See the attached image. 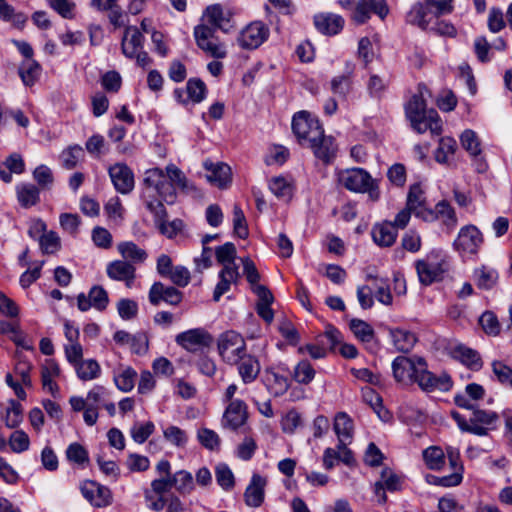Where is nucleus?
I'll list each match as a JSON object with an SVG mask.
<instances>
[{
    "label": "nucleus",
    "mask_w": 512,
    "mask_h": 512,
    "mask_svg": "<svg viewBox=\"0 0 512 512\" xmlns=\"http://www.w3.org/2000/svg\"><path fill=\"white\" fill-rule=\"evenodd\" d=\"M407 118L410 120L414 130L422 134L427 130L433 135H440L442 124L436 110H426V103L422 94H415L405 107Z\"/></svg>",
    "instance_id": "nucleus-1"
},
{
    "label": "nucleus",
    "mask_w": 512,
    "mask_h": 512,
    "mask_svg": "<svg viewBox=\"0 0 512 512\" xmlns=\"http://www.w3.org/2000/svg\"><path fill=\"white\" fill-rule=\"evenodd\" d=\"M453 0H425L414 4L407 13L406 21L422 30H427L430 24L439 17L453 10Z\"/></svg>",
    "instance_id": "nucleus-2"
},
{
    "label": "nucleus",
    "mask_w": 512,
    "mask_h": 512,
    "mask_svg": "<svg viewBox=\"0 0 512 512\" xmlns=\"http://www.w3.org/2000/svg\"><path fill=\"white\" fill-rule=\"evenodd\" d=\"M470 417L467 419L458 412H453L452 417L462 432L471 433L477 436H487L495 431L500 422L498 413L474 407Z\"/></svg>",
    "instance_id": "nucleus-3"
},
{
    "label": "nucleus",
    "mask_w": 512,
    "mask_h": 512,
    "mask_svg": "<svg viewBox=\"0 0 512 512\" xmlns=\"http://www.w3.org/2000/svg\"><path fill=\"white\" fill-rule=\"evenodd\" d=\"M415 269L420 283L430 285L442 278L444 272L448 269V263L441 251L433 250L425 258L415 262Z\"/></svg>",
    "instance_id": "nucleus-4"
},
{
    "label": "nucleus",
    "mask_w": 512,
    "mask_h": 512,
    "mask_svg": "<svg viewBox=\"0 0 512 512\" xmlns=\"http://www.w3.org/2000/svg\"><path fill=\"white\" fill-rule=\"evenodd\" d=\"M292 130L299 142L307 146L322 136L323 128L317 118L307 111L297 112L292 119Z\"/></svg>",
    "instance_id": "nucleus-5"
},
{
    "label": "nucleus",
    "mask_w": 512,
    "mask_h": 512,
    "mask_svg": "<svg viewBox=\"0 0 512 512\" xmlns=\"http://www.w3.org/2000/svg\"><path fill=\"white\" fill-rule=\"evenodd\" d=\"M414 383H416L424 392H446L452 387L451 377L445 372L436 375L429 371L427 362L424 358L419 363Z\"/></svg>",
    "instance_id": "nucleus-6"
},
{
    "label": "nucleus",
    "mask_w": 512,
    "mask_h": 512,
    "mask_svg": "<svg viewBox=\"0 0 512 512\" xmlns=\"http://www.w3.org/2000/svg\"><path fill=\"white\" fill-rule=\"evenodd\" d=\"M218 351L224 361L236 364L243 358L245 341L237 332L226 331L218 338Z\"/></svg>",
    "instance_id": "nucleus-7"
},
{
    "label": "nucleus",
    "mask_w": 512,
    "mask_h": 512,
    "mask_svg": "<svg viewBox=\"0 0 512 512\" xmlns=\"http://www.w3.org/2000/svg\"><path fill=\"white\" fill-rule=\"evenodd\" d=\"M483 243V235L475 225L463 226L457 238L453 242V247L462 255H474L478 252Z\"/></svg>",
    "instance_id": "nucleus-8"
},
{
    "label": "nucleus",
    "mask_w": 512,
    "mask_h": 512,
    "mask_svg": "<svg viewBox=\"0 0 512 512\" xmlns=\"http://www.w3.org/2000/svg\"><path fill=\"white\" fill-rule=\"evenodd\" d=\"M144 183L148 188H153L165 202L168 204L174 203L176 198L175 186L167 180L162 169L147 170Z\"/></svg>",
    "instance_id": "nucleus-9"
},
{
    "label": "nucleus",
    "mask_w": 512,
    "mask_h": 512,
    "mask_svg": "<svg viewBox=\"0 0 512 512\" xmlns=\"http://www.w3.org/2000/svg\"><path fill=\"white\" fill-rule=\"evenodd\" d=\"M214 29L207 25H198L194 29L196 43L200 49L211 57L222 59L227 55L226 47L223 43L214 41Z\"/></svg>",
    "instance_id": "nucleus-10"
},
{
    "label": "nucleus",
    "mask_w": 512,
    "mask_h": 512,
    "mask_svg": "<svg viewBox=\"0 0 512 512\" xmlns=\"http://www.w3.org/2000/svg\"><path fill=\"white\" fill-rule=\"evenodd\" d=\"M389 13V7L386 0H358L352 19L355 23L361 25L366 23L371 14L377 15L384 20Z\"/></svg>",
    "instance_id": "nucleus-11"
},
{
    "label": "nucleus",
    "mask_w": 512,
    "mask_h": 512,
    "mask_svg": "<svg viewBox=\"0 0 512 512\" xmlns=\"http://www.w3.org/2000/svg\"><path fill=\"white\" fill-rule=\"evenodd\" d=\"M178 345L190 352H197L209 347L212 343L211 335L202 328H195L178 334L175 338Z\"/></svg>",
    "instance_id": "nucleus-12"
},
{
    "label": "nucleus",
    "mask_w": 512,
    "mask_h": 512,
    "mask_svg": "<svg viewBox=\"0 0 512 512\" xmlns=\"http://www.w3.org/2000/svg\"><path fill=\"white\" fill-rule=\"evenodd\" d=\"M422 357L413 356H398L392 363V370L394 378L397 382L404 384L414 383V379L418 370Z\"/></svg>",
    "instance_id": "nucleus-13"
},
{
    "label": "nucleus",
    "mask_w": 512,
    "mask_h": 512,
    "mask_svg": "<svg viewBox=\"0 0 512 512\" xmlns=\"http://www.w3.org/2000/svg\"><path fill=\"white\" fill-rule=\"evenodd\" d=\"M338 181L350 191L365 193L367 185L372 183V177L362 168H352L341 171L338 174Z\"/></svg>",
    "instance_id": "nucleus-14"
},
{
    "label": "nucleus",
    "mask_w": 512,
    "mask_h": 512,
    "mask_svg": "<svg viewBox=\"0 0 512 512\" xmlns=\"http://www.w3.org/2000/svg\"><path fill=\"white\" fill-rule=\"evenodd\" d=\"M406 207L413 211V214L424 221H433L434 214L432 209L426 207L425 193L420 184L415 183L409 187L407 194Z\"/></svg>",
    "instance_id": "nucleus-15"
},
{
    "label": "nucleus",
    "mask_w": 512,
    "mask_h": 512,
    "mask_svg": "<svg viewBox=\"0 0 512 512\" xmlns=\"http://www.w3.org/2000/svg\"><path fill=\"white\" fill-rule=\"evenodd\" d=\"M83 497L94 507H106L111 503V491L94 481H84L80 487Z\"/></svg>",
    "instance_id": "nucleus-16"
},
{
    "label": "nucleus",
    "mask_w": 512,
    "mask_h": 512,
    "mask_svg": "<svg viewBox=\"0 0 512 512\" xmlns=\"http://www.w3.org/2000/svg\"><path fill=\"white\" fill-rule=\"evenodd\" d=\"M108 174L114 188L121 194H128L134 188V175L125 163H116L109 167Z\"/></svg>",
    "instance_id": "nucleus-17"
},
{
    "label": "nucleus",
    "mask_w": 512,
    "mask_h": 512,
    "mask_svg": "<svg viewBox=\"0 0 512 512\" xmlns=\"http://www.w3.org/2000/svg\"><path fill=\"white\" fill-rule=\"evenodd\" d=\"M182 292L173 286H165L161 282H155L150 287L148 298L153 306H158L164 301L169 305L177 306L182 301Z\"/></svg>",
    "instance_id": "nucleus-18"
},
{
    "label": "nucleus",
    "mask_w": 512,
    "mask_h": 512,
    "mask_svg": "<svg viewBox=\"0 0 512 512\" xmlns=\"http://www.w3.org/2000/svg\"><path fill=\"white\" fill-rule=\"evenodd\" d=\"M108 277L115 281H122L126 287L131 288L136 278V268L125 260H115L107 265Z\"/></svg>",
    "instance_id": "nucleus-19"
},
{
    "label": "nucleus",
    "mask_w": 512,
    "mask_h": 512,
    "mask_svg": "<svg viewBox=\"0 0 512 512\" xmlns=\"http://www.w3.org/2000/svg\"><path fill=\"white\" fill-rule=\"evenodd\" d=\"M247 418L248 412L246 404L242 400L236 399L231 401L226 407L222 418V425L235 430L242 426Z\"/></svg>",
    "instance_id": "nucleus-20"
},
{
    "label": "nucleus",
    "mask_w": 512,
    "mask_h": 512,
    "mask_svg": "<svg viewBox=\"0 0 512 512\" xmlns=\"http://www.w3.org/2000/svg\"><path fill=\"white\" fill-rule=\"evenodd\" d=\"M204 16L207 22L215 29H220L223 32H229L232 25L230 20L232 13L229 9H225L221 4H213L206 8Z\"/></svg>",
    "instance_id": "nucleus-21"
},
{
    "label": "nucleus",
    "mask_w": 512,
    "mask_h": 512,
    "mask_svg": "<svg viewBox=\"0 0 512 512\" xmlns=\"http://www.w3.org/2000/svg\"><path fill=\"white\" fill-rule=\"evenodd\" d=\"M203 165L208 171L206 175L208 182L221 189L227 188L231 182V168L227 164L206 160Z\"/></svg>",
    "instance_id": "nucleus-22"
},
{
    "label": "nucleus",
    "mask_w": 512,
    "mask_h": 512,
    "mask_svg": "<svg viewBox=\"0 0 512 512\" xmlns=\"http://www.w3.org/2000/svg\"><path fill=\"white\" fill-rule=\"evenodd\" d=\"M307 146L312 149L316 158L326 164L330 163L336 156L337 145L333 137L324 134V130L322 131V136L315 142L311 141Z\"/></svg>",
    "instance_id": "nucleus-23"
},
{
    "label": "nucleus",
    "mask_w": 512,
    "mask_h": 512,
    "mask_svg": "<svg viewBox=\"0 0 512 512\" xmlns=\"http://www.w3.org/2000/svg\"><path fill=\"white\" fill-rule=\"evenodd\" d=\"M314 25L323 34L335 35L343 29L344 19L333 13H319L314 16Z\"/></svg>",
    "instance_id": "nucleus-24"
},
{
    "label": "nucleus",
    "mask_w": 512,
    "mask_h": 512,
    "mask_svg": "<svg viewBox=\"0 0 512 512\" xmlns=\"http://www.w3.org/2000/svg\"><path fill=\"white\" fill-rule=\"evenodd\" d=\"M143 36L135 26H128L122 37L121 49L122 53L128 58H134L137 51L142 49Z\"/></svg>",
    "instance_id": "nucleus-25"
},
{
    "label": "nucleus",
    "mask_w": 512,
    "mask_h": 512,
    "mask_svg": "<svg viewBox=\"0 0 512 512\" xmlns=\"http://www.w3.org/2000/svg\"><path fill=\"white\" fill-rule=\"evenodd\" d=\"M371 235L375 244L380 247L392 246L398 236V231L392 222L385 221L373 226Z\"/></svg>",
    "instance_id": "nucleus-26"
},
{
    "label": "nucleus",
    "mask_w": 512,
    "mask_h": 512,
    "mask_svg": "<svg viewBox=\"0 0 512 512\" xmlns=\"http://www.w3.org/2000/svg\"><path fill=\"white\" fill-rule=\"evenodd\" d=\"M274 301L272 292L266 286L258 284V317L267 324H271L274 320L275 313L271 308Z\"/></svg>",
    "instance_id": "nucleus-27"
},
{
    "label": "nucleus",
    "mask_w": 512,
    "mask_h": 512,
    "mask_svg": "<svg viewBox=\"0 0 512 512\" xmlns=\"http://www.w3.org/2000/svg\"><path fill=\"white\" fill-rule=\"evenodd\" d=\"M17 200L21 207L30 208L40 201V189L32 183H20L16 186Z\"/></svg>",
    "instance_id": "nucleus-28"
},
{
    "label": "nucleus",
    "mask_w": 512,
    "mask_h": 512,
    "mask_svg": "<svg viewBox=\"0 0 512 512\" xmlns=\"http://www.w3.org/2000/svg\"><path fill=\"white\" fill-rule=\"evenodd\" d=\"M262 382L266 386L267 390L274 396L284 394L289 387L288 379L279 375L273 369L265 370Z\"/></svg>",
    "instance_id": "nucleus-29"
},
{
    "label": "nucleus",
    "mask_w": 512,
    "mask_h": 512,
    "mask_svg": "<svg viewBox=\"0 0 512 512\" xmlns=\"http://www.w3.org/2000/svg\"><path fill=\"white\" fill-rule=\"evenodd\" d=\"M484 388L477 383H470L465 387L464 393L455 395L454 402L460 408L473 409L475 405L471 400H479L484 397Z\"/></svg>",
    "instance_id": "nucleus-30"
},
{
    "label": "nucleus",
    "mask_w": 512,
    "mask_h": 512,
    "mask_svg": "<svg viewBox=\"0 0 512 512\" xmlns=\"http://www.w3.org/2000/svg\"><path fill=\"white\" fill-rule=\"evenodd\" d=\"M118 252L131 264H140L145 262L148 257L147 252L136 245L134 242L126 241L117 245Z\"/></svg>",
    "instance_id": "nucleus-31"
},
{
    "label": "nucleus",
    "mask_w": 512,
    "mask_h": 512,
    "mask_svg": "<svg viewBox=\"0 0 512 512\" xmlns=\"http://www.w3.org/2000/svg\"><path fill=\"white\" fill-rule=\"evenodd\" d=\"M237 267L226 266L219 273L220 281L215 287L213 299L219 301L220 297L229 291L231 284L238 278Z\"/></svg>",
    "instance_id": "nucleus-32"
},
{
    "label": "nucleus",
    "mask_w": 512,
    "mask_h": 512,
    "mask_svg": "<svg viewBox=\"0 0 512 512\" xmlns=\"http://www.w3.org/2000/svg\"><path fill=\"white\" fill-rule=\"evenodd\" d=\"M41 66L34 59H25L19 66V76L25 86H33L41 75Z\"/></svg>",
    "instance_id": "nucleus-33"
},
{
    "label": "nucleus",
    "mask_w": 512,
    "mask_h": 512,
    "mask_svg": "<svg viewBox=\"0 0 512 512\" xmlns=\"http://www.w3.org/2000/svg\"><path fill=\"white\" fill-rule=\"evenodd\" d=\"M454 356L471 370L478 371L482 367L478 352L471 348L459 345L454 349Z\"/></svg>",
    "instance_id": "nucleus-34"
},
{
    "label": "nucleus",
    "mask_w": 512,
    "mask_h": 512,
    "mask_svg": "<svg viewBox=\"0 0 512 512\" xmlns=\"http://www.w3.org/2000/svg\"><path fill=\"white\" fill-rule=\"evenodd\" d=\"M83 158L84 150L78 144L68 146L60 154L61 165L67 170L74 169Z\"/></svg>",
    "instance_id": "nucleus-35"
},
{
    "label": "nucleus",
    "mask_w": 512,
    "mask_h": 512,
    "mask_svg": "<svg viewBox=\"0 0 512 512\" xmlns=\"http://www.w3.org/2000/svg\"><path fill=\"white\" fill-rule=\"evenodd\" d=\"M334 431L338 440H351L353 436V421L345 412H339L335 416Z\"/></svg>",
    "instance_id": "nucleus-36"
},
{
    "label": "nucleus",
    "mask_w": 512,
    "mask_h": 512,
    "mask_svg": "<svg viewBox=\"0 0 512 512\" xmlns=\"http://www.w3.org/2000/svg\"><path fill=\"white\" fill-rule=\"evenodd\" d=\"M268 187L277 198L289 200L292 197V183L283 176L272 177L268 182Z\"/></svg>",
    "instance_id": "nucleus-37"
},
{
    "label": "nucleus",
    "mask_w": 512,
    "mask_h": 512,
    "mask_svg": "<svg viewBox=\"0 0 512 512\" xmlns=\"http://www.w3.org/2000/svg\"><path fill=\"white\" fill-rule=\"evenodd\" d=\"M77 376L83 381L94 380L99 377L101 368L94 359L81 360L74 366Z\"/></svg>",
    "instance_id": "nucleus-38"
},
{
    "label": "nucleus",
    "mask_w": 512,
    "mask_h": 512,
    "mask_svg": "<svg viewBox=\"0 0 512 512\" xmlns=\"http://www.w3.org/2000/svg\"><path fill=\"white\" fill-rule=\"evenodd\" d=\"M391 337L394 346L401 352L410 351L417 341L416 336L412 332L403 329L392 330Z\"/></svg>",
    "instance_id": "nucleus-39"
},
{
    "label": "nucleus",
    "mask_w": 512,
    "mask_h": 512,
    "mask_svg": "<svg viewBox=\"0 0 512 512\" xmlns=\"http://www.w3.org/2000/svg\"><path fill=\"white\" fill-rule=\"evenodd\" d=\"M0 19L11 23L17 29H22L28 18L24 13L17 12L12 5L5 2L0 6Z\"/></svg>",
    "instance_id": "nucleus-40"
},
{
    "label": "nucleus",
    "mask_w": 512,
    "mask_h": 512,
    "mask_svg": "<svg viewBox=\"0 0 512 512\" xmlns=\"http://www.w3.org/2000/svg\"><path fill=\"white\" fill-rule=\"evenodd\" d=\"M352 88V71L332 78L330 89L334 95L346 98Z\"/></svg>",
    "instance_id": "nucleus-41"
},
{
    "label": "nucleus",
    "mask_w": 512,
    "mask_h": 512,
    "mask_svg": "<svg viewBox=\"0 0 512 512\" xmlns=\"http://www.w3.org/2000/svg\"><path fill=\"white\" fill-rule=\"evenodd\" d=\"M434 220L441 218L443 223L449 227L454 228L457 224V217L455 210L445 200L438 202L433 210Z\"/></svg>",
    "instance_id": "nucleus-42"
},
{
    "label": "nucleus",
    "mask_w": 512,
    "mask_h": 512,
    "mask_svg": "<svg viewBox=\"0 0 512 512\" xmlns=\"http://www.w3.org/2000/svg\"><path fill=\"white\" fill-rule=\"evenodd\" d=\"M498 279V273L494 269L482 267L474 272V280L478 288L489 290L494 287Z\"/></svg>",
    "instance_id": "nucleus-43"
},
{
    "label": "nucleus",
    "mask_w": 512,
    "mask_h": 512,
    "mask_svg": "<svg viewBox=\"0 0 512 512\" xmlns=\"http://www.w3.org/2000/svg\"><path fill=\"white\" fill-rule=\"evenodd\" d=\"M460 141L462 147L470 156L477 157L481 154V142L475 131L471 129L464 130L460 136Z\"/></svg>",
    "instance_id": "nucleus-44"
},
{
    "label": "nucleus",
    "mask_w": 512,
    "mask_h": 512,
    "mask_svg": "<svg viewBox=\"0 0 512 512\" xmlns=\"http://www.w3.org/2000/svg\"><path fill=\"white\" fill-rule=\"evenodd\" d=\"M363 399L367 404L371 406V408L382 421H388L391 418L389 411L384 409L382 406L381 396L374 390L367 389L366 391H364Z\"/></svg>",
    "instance_id": "nucleus-45"
},
{
    "label": "nucleus",
    "mask_w": 512,
    "mask_h": 512,
    "mask_svg": "<svg viewBox=\"0 0 512 512\" xmlns=\"http://www.w3.org/2000/svg\"><path fill=\"white\" fill-rule=\"evenodd\" d=\"M457 149L456 140L451 137H442L435 151V159L438 163H447L449 156L454 155Z\"/></svg>",
    "instance_id": "nucleus-46"
},
{
    "label": "nucleus",
    "mask_w": 512,
    "mask_h": 512,
    "mask_svg": "<svg viewBox=\"0 0 512 512\" xmlns=\"http://www.w3.org/2000/svg\"><path fill=\"white\" fill-rule=\"evenodd\" d=\"M423 458L429 469L439 470L444 465L445 455L441 448L431 446L423 451Z\"/></svg>",
    "instance_id": "nucleus-47"
},
{
    "label": "nucleus",
    "mask_w": 512,
    "mask_h": 512,
    "mask_svg": "<svg viewBox=\"0 0 512 512\" xmlns=\"http://www.w3.org/2000/svg\"><path fill=\"white\" fill-rule=\"evenodd\" d=\"M33 178L38 184L39 189L48 190L54 183V176L52 170L42 164L37 166L33 171Z\"/></svg>",
    "instance_id": "nucleus-48"
},
{
    "label": "nucleus",
    "mask_w": 512,
    "mask_h": 512,
    "mask_svg": "<svg viewBox=\"0 0 512 512\" xmlns=\"http://www.w3.org/2000/svg\"><path fill=\"white\" fill-rule=\"evenodd\" d=\"M237 42L242 49L247 51H253L256 48V26L253 22L240 32Z\"/></svg>",
    "instance_id": "nucleus-49"
},
{
    "label": "nucleus",
    "mask_w": 512,
    "mask_h": 512,
    "mask_svg": "<svg viewBox=\"0 0 512 512\" xmlns=\"http://www.w3.org/2000/svg\"><path fill=\"white\" fill-rule=\"evenodd\" d=\"M350 329L362 342H370L374 337L373 328L363 320L352 319L350 322Z\"/></svg>",
    "instance_id": "nucleus-50"
},
{
    "label": "nucleus",
    "mask_w": 512,
    "mask_h": 512,
    "mask_svg": "<svg viewBox=\"0 0 512 512\" xmlns=\"http://www.w3.org/2000/svg\"><path fill=\"white\" fill-rule=\"evenodd\" d=\"M136 376V371L128 367L114 377L115 385L119 390L129 392L134 388Z\"/></svg>",
    "instance_id": "nucleus-51"
},
{
    "label": "nucleus",
    "mask_w": 512,
    "mask_h": 512,
    "mask_svg": "<svg viewBox=\"0 0 512 512\" xmlns=\"http://www.w3.org/2000/svg\"><path fill=\"white\" fill-rule=\"evenodd\" d=\"M215 256L219 263H221L224 267L233 266L234 259L236 257V248L233 243L227 242L222 246H219L215 250Z\"/></svg>",
    "instance_id": "nucleus-52"
},
{
    "label": "nucleus",
    "mask_w": 512,
    "mask_h": 512,
    "mask_svg": "<svg viewBox=\"0 0 512 512\" xmlns=\"http://www.w3.org/2000/svg\"><path fill=\"white\" fill-rule=\"evenodd\" d=\"M173 486L181 494L189 493L194 486L192 475L184 470L176 472L173 476Z\"/></svg>",
    "instance_id": "nucleus-53"
},
{
    "label": "nucleus",
    "mask_w": 512,
    "mask_h": 512,
    "mask_svg": "<svg viewBox=\"0 0 512 512\" xmlns=\"http://www.w3.org/2000/svg\"><path fill=\"white\" fill-rule=\"evenodd\" d=\"M197 439L206 449L217 450L220 447V438L218 434L211 429H199L197 432Z\"/></svg>",
    "instance_id": "nucleus-54"
},
{
    "label": "nucleus",
    "mask_w": 512,
    "mask_h": 512,
    "mask_svg": "<svg viewBox=\"0 0 512 512\" xmlns=\"http://www.w3.org/2000/svg\"><path fill=\"white\" fill-rule=\"evenodd\" d=\"M215 477L218 485L229 490L234 486V475L228 465L219 463L215 467Z\"/></svg>",
    "instance_id": "nucleus-55"
},
{
    "label": "nucleus",
    "mask_w": 512,
    "mask_h": 512,
    "mask_svg": "<svg viewBox=\"0 0 512 512\" xmlns=\"http://www.w3.org/2000/svg\"><path fill=\"white\" fill-rule=\"evenodd\" d=\"M154 424L151 421L146 423H135L131 428L132 439L139 444L144 443L154 431Z\"/></svg>",
    "instance_id": "nucleus-56"
},
{
    "label": "nucleus",
    "mask_w": 512,
    "mask_h": 512,
    "mask_svg": "<svg viewBox=\"0 0 512 512\" xmlns=\"http://www.w3.org/2000/svg\"><path fill=\"white\" fill-rule=\"evenodd\" d=\"M314 376L315 370L306 360L299 362L294 369V379L298 383L308 384L313 380Z\"/></svg>",
    "instance_id": "nucleus-57"
},
{
    "label": "nucleus",
    "mask_w": 512,
    "mask_h": 512,
    "mask_svg": "<svg viewBox=\"0 0 512 512\" xmlns=\"http://www.w3.org/2000/svg\"><path fill=\"white\" fill-rule=\"evenodd\" d=\"M186 90L188 97L195 103H199L205 98L206 85L200 79H189Z\"/></svg>",
    "instance_id": "nucleus-58"
},
{
    "label": "nucleus",
    "mask_w": 512,
    "mask_h": 512,
    "mask_svg": "<svg viewBox=\"0 0 512 512\" xmlns=\"http://www.w3.org/2000/svg\"><path fill=\"white\" fill-rule=\"evenodd\" d=\"M9 445L13 452L22 453L28 450L30 440L23 430H16L9 437Z\"/></svg>",
    "instance_id": "nucleus-59"
},
{
    "label": "nucleus",
    "mask_w": 512,
    "mask_h": 512,
    "mask_svg": "<svg viewBox=\"0 0 512 512\" xmlns=\"http://www.w3.org/2000/svg\"><path fill=\"white\" fill-rule=\"evenodd\" d=\"M233 227L234 233L242 239L248 236V227L244 212L239 205H234L233 208Z\"/></svg>",
    "instance_id": "nucleus-60"
},
{
    "label": "nucleus",
    "mask_w": 512,
    "mask_h": 512,
    "mask_svg": "<svg viewBox=\"0 0 512 512\" xmlns=\"http://www.w3.org/2000/svg\"><path fill=\"white\" fill-rule=\"evenodd\" d=\"M39 244L43 253L52 254L60 248V238L57 233L50 231L39 237Z\"/></svg>",
    "instance_id": "nucleus-61"
},
{
    "label": "nucleus",
    "mask_w": 512,
    "mask_h": 512,
    "mask_svg": "<svg viewBox=\"0 0 512 512\" xmlns=\"http://www.w3.org/2000/svg\"><path fill=\"white\" fill-rule=\"evenodd\" d=\"M91 302L93 304V308L103 311L106 309L109 298L107 291L102 286H93L88 293Z\"/></svg>",
    "instance_id": "nucleus-62"
},
{
    "label": "nucleus",
    "mask_w": 512,
    "mask_h": 512,
    "mask_svg": "<svg viewBox=\"0 0 512 512\" xmlns=\"http://www.w3.org/2000/svg\"><path fill=\"white\" fill-rule=\"evenodd\" d=\"M117 311L122 319L130 320L137 316L138 304L132 299L122 298L117 303Z\"/></svg>",
    "instance_id": "nucleus-63"
},
{
    "label": "nucleus",
    "mask_w": 512,
    "mask_h": 512,
    "mask_svg": "<svg viewBox=\"0 0 512 512\" xmlns=\"http://www.w3.org/2000/svg\"><path fill=\"white\" fill-rule=\"evenodd\" d=\"M492 370L499 382L512 387V369L501 361L492 363Z\"/></svg>",
    "instance_id": "nucleus-64"
}]
</instances>
